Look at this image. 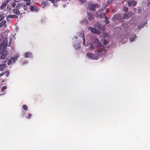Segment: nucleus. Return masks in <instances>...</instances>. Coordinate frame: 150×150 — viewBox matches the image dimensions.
<instances>
[{"label": "nucleus", "instance_id": "f257e3e1", "mask_svg": "<svg viewBox=\"0 0 150 150\" xmlns=\"http://www.w3.org/2000/svg\"><path fill=\"white\" fill-rule=\"evenodd\" d=\"M87 46L88 47V49L90 50H99L101 51L104 50L105 51V53L106 52L105 50L103 49L100 50L99 49V47L101 46L99 40L97 38H95L93 43L90 42L87 44Z\"/></svg>", "mask_w": 150, "mask_h": 150}, {"label": "nucleus", "instance_id": "72a5a7b5", "mask_svg": "<svg viewBox=\"0 0 150 150\" xmlns=\"http://www.w3.org/2000/svg\"><path fill=\"white\" fill-rule=\"evenodd\" d=\"M5 73H6L5 75L6 76V77H8L9 74V72L8 71H7Z\"/></svg>", "mask_w": 150, "mask_h": 150}, {"label": "nucleus", "instance_id": "4468645a", "mask_svg": "<svg viewBox=\"0 0 150 150\" xmlns=\"http://www.w3.org/2000/svg\"><path fill=\"white\" fill-rule=\"evenodd\" d=\"M6 67V64H0V71H1L3 70V69Z\"/></svg>", "mask_w": 150, "mask_h": 150}, {"label": "nucleus", "instance_id": "7ed1b4c3", "mask_svg": "<svg viewBox=\"0 0 150 150\" xmlns=\"http://www.w3.org/2000/svg\"><path fill=\"white\" fill-rule=\"evenodd\" d=\"M105 53V51L104 50L101 51L99 50L95 51V53L92 54L90 53H87L86 54V57L91 59L96 60L98 58H100L101 56Z\"/></svg>", "mask_w": 150, "mask_h": 150}, {"label": "nucleus", "instance_id": "864d4df0", "mask_svg": "<svg viewBox=\"0 0 150 150\" xmlns=\"http://www.w3.org/2000/svg\"><path fill=\"white\" fill-rule=\"evenodd\" d=\"M125 26V27H127V26Z\"/></svg>", "mask_w": 150, "mask_h": 150}, {"label": "nucleus", "instance_id": "39448f33", "mask_svg": "<svg viewBox=\"0 0 150 150\" xmlns=\"http://www.w3.org/2000/svg\"><path fill=\"white\" fill-rule=\"evenodd\" d=\"M127 3L128 6H135L137 4V2L134 0L128 1Z\"/></svg>", "mask_w": 150, "mask_h": 150}, {"label": "nucleus", "instance_id": "5701e85b", "mask_svg": "<svg viewBox=\"0 0 150 150\" xmlns=\"http://www.w3.org/2000/svg\"><path fill=\"white\" fill-rule=\"evenodd\" d=\"M24 1L26 2L25 4L27 6H30V5L31 0H24Z\"/></svg>", "mask_w": 150, "mask_h": 150}, {"label": "nucleus", "instance_id": "c03bdc74", "mask_svg": "<svg viewBox=\"0 0 150 150\" xmlns=\"http://www.w3.org/2000/svg\"><path fill=\"white\" fill-rule=\"evenodd\" d=\"M28 63V61H25V62H24L23 64H27Z\"/></svg>", "mask_w": 150, "mask_h": 150}, {"label": "nucleus", "instance_id": "f03ea898", "mask_svg": "<svg viewBox=\"0 0 150 150\" xmlns=\"http://www.w3.org/2000/svg\"><path fill=\"white\" fill-rule=\"evenodd\" d=\"M9 42L8 43L7 42V39L6 38L2 37L1 39V42L0 45V54H2L3 53L7 46H9L10 45L11 40H12V37L11 36L9 37Z\"/></svg>", "mask_w": 150, "mask_h": 150}, {"label": "nucleus", "instance_id": "e433bc0d", "mask_svg": "<svg viewBox=\"0 0 150 150\" xmlns=\"http://www.w3.org/2000/svg\"><path fill=\"white\" fill-rule=\"evenodd\" d=\"M11 5L13 7H14L16 6V3L14 2H13L12 3Z\"/></svg>", "mask_w": 150, "mask_h": 150}, {"label": "nucleus", "instance_id": "2f4dec72", "mask_svg": "<svg viewBox=\"0 0 150 150\" xmlns=\"http://www.w3.org/2000/svg\"><path fill=\"white\" fill-rule=\"evenodd\" d=\"M0 20H1L4 18V16H3L4 14L3 13H0Z\"/></svg>", "mask_w": 150, "mask_h": 150}, {"label": "nucleus", "instance_id": "a211bd4d", "mask_svg": "<svg viewBox=\"0 0 150 150\" xmlns=\"http://www.w3.org/2000/svg\"><path fill=\"white\" fill-rule=\"evenodd\" d=\"M74 47L75 49L78 50L80 47V45L79 43L76 44L74 45Z\"/></svg>", "mask_w": 150, "mask_h": 150}, {"label": "nucleus", "instance_id": "412c9836", "mask_svg": "<svg viewBox=\"0 0 150 150\" xmlns=\"http://www.w3.org/2000/svg\"><path fill=\"white\" fill-rule=\"evenodd\" d=\"M78 36L82 38H84L83 31H81L80 33L79 34Z\"/></svg>", "mask_w": 150, "mask_h": 150}, {"label": "nucleus", "instance_id": "6ab92c4d", "mask_svg": "<svg viewBox=\"0 0 150 150\" xmlns=\"http://www.w3.org/2000/svg\"><path fill=\"white\" fill-rule=\"evenodd\" d=\"M8 52L6 51H5L4 52V53L1 56V59H3L5 58L6 57V55L7 54Z\"/></svg>", "mask_w": 150, "mask_h": 150}, {"label": "nucleus", "instance_id": "393cba45", "mask_svg": "<svg viewBox=\"0 0 150 150\" xmlns=\"http://www.w3.org/2000/svg\"><path fill=\"white\" fill-rule=\"evenodd\" d=\"M47 5L45 4V3L44 2H43L42 3V7L43 8H45V7L47 6Z\"/></svg>", "mask_w": 150, "mask_h": 150}, {"label": "nucleus", "instance_id": "9b49d317", "mask_svg": "<svg viewBox=\"0 0 150 150\" xmlns=\"http://www.w3.org/2000/svg\"><path fill=\"white\" fill-rule=\"evenodd\" d=\"M25 57L26 58H30L33 57V56L31 53L29 52H26L25 53Z\"/></svg>", "mask_w": 150, "mask_h": 150}, {"label": "nucleus", "instance_id": "b1692460", "mask_svg": "<svg viewBox=\"0 0 150 150\" xmlns=\"http://www.w3.org/2000/svg\"><path fill=\"white\" fill-rule=\"evenodd\" d=\"M6 4L5 3H4L2 4L1 6V8L2 9H3L6 6Z\"/></svg>", "mask_w": 150, "mask_h": 150}, {"label": "nucleus", "instance_id": "6e6552de", "mask_svg": "<svg viewBox=\"0 0 150 150\" xmlns=\"http://www.w3.org/2000/svg\"><path fill=\"white\" fill-rule=\"evenodd\" d=\"M98 6L93 3H90L89 4V8L91 11H94L95 9L97 8Z\"/></svg>", "mask_w": 150, "mask_h": 150}, {"label": "nucleus", "instance_id": "cd10ccee", "mask_svg": "<svg viewBox=\"0 0 150 150\" xmlns=\"http://www.w3.org/2000/svg\"><path fill=\"white\" fill-rule=\"evenodd\" d=\"M96 26L99 29H100L101 26V25L98 23H97V24H96Z\"/></svg>", "mask_w": 150, "mask_h": 150}, {"label": "nucleus", "instance_id": "f8f14e48", "mask_svg": "<svg viewBox=\"0 0 150 150\" xmlns=\"http://www.w3.org/2000/svg\"><path fill=\"white\" fill-rule=\"evenodd\" d=\"M87 18L89 21H92L93 19V15L91 13H88L87 14Z\"/></svg>", "mask_w": 150, "mask_h": 150}, {"label": "nucleus", "instance_id": "2eb2a0df", "mask_svg": "<svg viewBox=\"0 0 150 150\" xmlns=\"http://www.w3.org/2000/svg\"><path fill=\"white\" fill-rule=\"evenodd\" d=\"M23 5L22 3H21L17 4L16 6V8L17 9H21V8H22Z\"/></svg>", "mask_w": 150, "mask_h": 150}, {"label": "nucleus", "instance_id": "09e8293b", "mask_svg": "<svg viewBox=\"0 0 150 150\" xmlns=\"http://www.w3.org/2000/svg\"><path fill=\"white\" fill-rule=\"evenodd\" d=\"M150 4V2H149L147 4V6H149V4Z\"/></svg>", "mask_w": 150, "mask_h": 150}, {"label": "nucleus", "instance_id": "f704fd0d", "mask_svg": "<svg viewBox=\"0 0 150 150\" xmlns=\"http://www.w3.org/2000/svg\"><path fill=\"white\" fill-rule=\"evenodd\" d=\"M7 88V87L6 86H4L2 87L1 88V91H3L4 90L6 89Z\"/></svg>", "mask_w": 150, "mask_h": 150}, {"label": "nucleus", "instance_id": "4be33fe9", "mask_svg": "<svg viewBox=\"0 0 150 150\" xmlns=\"http://www.w3.org/2000/svg\"><path fill=\"white\" fill-rule=\"evenodd\" d=\"M146 24V23L144 24H142V25H139L137 27L138 29L139 30H140L142 28H143L144 25Z\"/></svg>", "mask_w": 150, "mask_h": 150}, {"label": "nucleus", "instance_id": "de8ad7c7", "mask_svg": "<svg viewBox=\"0 0 150 150\" xmlns=\"http://www.w3.org/2000/svg\"><path fill=\"white\" fill-rule=\"evenodd\" d=\"M74 38H75V39H76L77 38V37L76 36H75Z\"/></svg>", "mask_w": 150, "mask_h": 150}, {"label": "nucleus", "instance_id": "a19ab883", "mask_svg": "<svg viewBox=\"0 0 150 150\" xmlns=\"http://www.w3.org/2000/svg\"><path fill=\"white\" fill-rule=\"evenodd\" d=\"M31 115H32L31 114H28V119H30L31 117Z\"/></svg>", "mask_w": 150, "mask_h": 150}, {"label": "nucleus", "instance_id": "7c9ffc66", "mask_svg": "<svg viewBox=\"0 0 150 150\" xmlns=\"http://www.w3.org/2000/svg\"><path fill=\"white\" fill-rule=\"evenodd\" d=\"M123 11L125 12H127L128 11L127 8L126 7H124L123 9Z\"/></svg>", "mask_w": 150, "mask_h": 150}, {"label": "nucleus", "instance_id": "423d86ee", "mask_svg": "<svg viewBox=\"0 0 150 150\" xmlns=\"http://www.w3.org/2000/svg\"><path fill=\"white\" fill-rule=\"evenodd\" d=\"M30 9L32 12H37L39 8L35 5H31Z\"/></svg>", "mask_w": 150, "mask_h": 150}, {"label": "nucleus", "instance_id": "1a4fd4ad", "mask_svg": "<svg viewBox=\"0 0 150 150\" xmlns=\"http://www.w3.org/2000/svg\"><path fill=\"white\" fill-rule=\"evenodd\" d=\"M105 16V13H100L98 12H97L96 13V16L99 18H102L103 17Z\"/></svg>", "mask_w": 150, "mask_h": 150}, {"label": "nucleus", "instance_id": "c9c22d12", "mask_svg": "<svg viewBox=\"0 0 150 150\" xmlns=\"http://www.w3.org/2000/svg\"><path fill=\"white\" fill-rule=\"evenodd\" d=\"M83 44L84 46H85V40L84 38H83Z\"/></svg>", "mask_w": 150, "mask_h": 150}, {"label": "nucleus", "instance_id": "79ce46f5", "mask_svg": "<svg viewBox=\"0 0 150 150\" xmlns=\"http://www.w3.org/2000/svg\"><path fill=\"white\" fill-rule=\"evenodd\" d=\"M113 0H108V3H111Z\"/></svg>", "mask_w": 150, "mask_h": 150}, {"label": "nucleus", "instance_id": "c756f323", "mask_svg": "<svg viewBox=\"0 0 150 150\" xmlns=\"http://www.w3.org/2000/svg\"><path fill=\"white\" fill-rule=\"evenodd\" d=\"M105 22L106 23H109L110 22V21L108 20L107 19V17H105Z\"/></svg>", "mask_w": 150, "mask_h": 150}, {"label": "nucleus", "instance_id": "473e14b6", "mask_svg": "<svg viewBox=\"0 0 150 150\" xmlns=\"http://www.w3.org/2000/svg\"><path fill=\"white\" fill-rule=\"evenodd\" d=\"M117 15H114L113 17L112 18V19L113 20H115V19H117Z\"/></svg>", "mask_w": 150, "mask_h": 150}, {"label": "nucleus", "instance_id": "dca6fc26", "mask_svg": "<svg viewBox=\"0 0 150 150\" xmlns=\"http://www.w3.org/2000/svg\"><path fill=\"white\" fill-rule=\"evenodd\" d=\"M6 21H2L1 23H0V28L3 26L4 27H5L6 26Z\"/></svg>", "mask_w": 150, "mask_h": 150}, {"label": "nucleus", "instance_id": "f3484780", "mask_svg": "<svg viewBox=\"0 0 150 150\" xmlns=\"http://www.w3.org/2000/svg\"><path fill=\"white\" fill-rule=\"evenodd\" d=\"M136 35H132L130 39V40L131 42H133L134 40L136 38Z\"/></svg>", "mask_w": 150, "mask_h": 150}, {"label": "nucleus", "instance_id": "49530a36", "mask_svg": "<svg viewBox=\"0 0 150 150\" xmlns=\"http://www.w3.org/2000/svg\"><path fill=\"white\" fill-rule=\"evenodd\" d=\"M44 2L45 3V4L47 5L48 4V3H49L48 2V1H45V2Z\"/></svg>", "mask_w": 150, "mask_h": 150}, {"label": "nucleus", "instance_id": "9d476101", "mask_svg": "<svg viewBox=\"0 0 150 150\" xmlns=\"http://www.w3.org/2000/svg\"><path fill=\"white\" fill-rule=\"evenodd\" d=\"M132 15V13L130 12L128 13H125L123 15V18L124 19H127L129 17Z\"/></svg>", "mask_w": 150, "mask_h": 150}, {"label": "nucleus", "instance_id": "58836bf2", "mask_svg": "<svg viewBox=\"0 0 150 150\" xmlns=\"http://www.w3.org/2000/svg\"><path fill=\"white\" fill-rule=\"evenodd\" d=\"M104 11V9L103 8H100V9L97 12H99V13H100V12L103 11Z\"/></svg>", "mask_w": 150, "mask_h": 150}, {"label": "nucleus", "instance_id": "37998d69", "mask_svg": "<svg viewBox=\"0 0 150 150\" xmlns=\"http://www.w3.org/2000/svg\"><path fill=\"white\" fill-rule=\"evenodd\" d=\"M129 23L130 24H132L134 23V21L133 20H131V21H130Z\"/></svg>", "mask_w": 150, "mask_h": 150}, {"label": "nucleus", "instance_id": "a878e982", "mask_svg": "<svg viewBox=\"0 0 150 150\" xmlns=\"http://www.w3.org/2000/svg\"><path fill=\"white\" fill-rule=\"evenodd\" d=\"M79 3L81 4H83L86 2V0H79Z\"/></svg>", "mask_w": 150, "mask_h": 150}, {"label": "nucleus", "instance_id": "4d7b16f0", "mask_svg": "<svg viewBox=\"0 0 150 150\" xmlns=\"http://www.w3.org/2000/svg\"><path fill=\"white\" fill-rule=\"evenodd\" d=\"M1 20H0V21H1Z\"/></svg>", "mask_w": 150, "mask_h": 150}, {"label": "nucleus", "instance_id": "4c0bfd02", "mask_svg": "<svg viewBox=\"0 0 150 150\" xmlns=\"http://www.w3.org/2000/svg\"><path fill=\"white\" fill-rule=\"evenodd\" d=\"M23 8L24 10L25 11H26L27 10V7L26 6L23 5Z\"/></svg>", "mask_w": 150, "mask_h": 150}, {"label": "nucleus", "instance_id": "20e7f679", "mask_svg": "<svg viewBox=\"0 0 150 150\" xmlns=\"http://www.w3.org/2000/svg\"><path fill=\"white\" fill-rule=\"evenodd\" d=\"M19 56L18 54L15 55L13 57H11L10 59L8 60L7 63L8 65H10L12 63H14L17 59L19 57Z\"/></svg>", "mask_w": 150, "mask_h": 150}, {"label": "nucleus", "instance_id": "ea45409f", "mask_svg": "<svg viewBox=\"0 0 150 150\" xmlns=\"http://www.w3.org/2000/svg\"><path fill=\"white\" fill-rule=\"evenodd\" d=\"M5 74V73L4 72H3L2 73H1V74H0V77L4 75Z\"/></svg>", "mask_w": 150, "mask_h": 150}, {"label": "nucleus", "instance_id": "aec40b11", "mask_svg": "<svg viewBox=\"0 0 150 150\" xmlns=\"http://www.w3.org/2000/svg\"><path fill=\"white\" fill-rule=\"evenodd\" d=\"M7 17L10 18H18V17L17 16L14 15H9L7 16Z\"/></svg>", "mask_w": 150, "mask_h": 150}, {"label": "nucleus", "instance_id": "6e6d98bb", "mask_svg": "<svg viewBox=\"0 0 150 150\" xmlns=\"http://www.w3.org/2000/svg\"><path fill=\"white\" fill-rule=\"evenodd\" d=\"M117 29H119V28H117Z\"/></svg>", "mask_w": 150, "mask_h": 150}, {"label": "nucleus", "instance_id": "3c124183", "mask_svg": "<svg viewBox=\"0 0 150 150\" xmlns=\"http://www.w3.org/2000/svg\"><path fill=\"white\" fill-rule=\"evenodd\" d=\"M4 94H0V95L1 96L4 95Z\"/></svg>", "mask_w": 150, "mask_h": 150}, {"label": "nucleus", "instance_id": "a18cd8bd", "mask_svg": "<svg viewBox=\"0 0 150 150\" xmlns=\"http://www.w3.org/2000/svg\"><path fill=\"white\" fill-rule=\"evenodd\" d=\"M14 1L16 2H19L21 0H14Z\"/></svg>", "mask_w": 150, "mask_h": 150}, {"label": "nucleus", "instance_id": "bb28decb", "mask_svg": "<svg viewBox=\"0 0 150 150\" xmlns=\"http://www.w3.org/2000/svg\"><path fill=\"white\" fill-rule=\"evenodd\" d=\"M22 108L23 109L25 110H28V107L25 105H23Z\"/></svg>", "mask_w": 150, "mask_h": 150}, {"label": "nucleus", "instance_id": "ddd939ff", "mask_svg": "<svg viewBox=\"0 0 150 150\" xmlns=\"http://www.w3.org/2000/svg\"><path fill=\"white\" fill-rule=\"evenodd\" d=\"M13 12L14 14H16L17 15H19L21 13L20 11L18 10V9H14L13 10Z\"/></svg>", "mask_w": 150, "mask_h": 150}, {"label": "nucleus", "instance_id": "5fc2aeb1", "mask_svg": "<svg viewBox=\"0 0 150 150\" xmlns=\"http://www.w3.org/2000/svg\"><path fill=\"white\" fill-rule=\"evenodd\" d=\"M25 112L24 113V114H23V115H25Z\"/></svg>", "mask_w": 150, "mask_h": 150}, {"label": "nucleus", "instance_id": "603ef678", "mask_svg": "<svg viewBox=\"0 0 150 150\" xmlns=\"http://www.w3.org/2000/svg\"><path fill=\"white\" fill-rule=\"evenodd\" d=\"M1 42V38H0V42Z\"/></svg>", "mask_w": 150, "mask_h": 150}, {"label": "nucleus", "instance_id": "c85d7f7f", "mask_svg": "<svg viewBox=\"0 0 150 150\" xmlns=\"http://www.w3.org/2000/svg\"><path fill=\"white\" fill-rule=\"evenodd\" d=\"M103 42L104 45H105L108 44V40L105 39L104 40Z\"/></svg>", "mask_w": 150, "mask_h": 150}, {"label": "nucleus", "instance_id": "0eeeda50", "mask_svg": "<svg viewBox=\"0 0 150 150\" xmlns=\"http://www.w3.org/2000/svg\"><path fill=\"white\" fill-rule=\"evenodd\" d=\"M88 29L90 30L92 33L98 34L99 33V30H96L95 28H92L91 27H89Z\"/></svg>", "mask_w": 150, "mask_h": 150}, {"label": "nucleus", "instance_id": "8fccbe9b", "mask_svg": "<svg viewBox=\"0 0 150 150\" xmlns=\"http://www.w3.org/2000/svg\"><path fill=\"white\" fill-rule=\"evenodd\" d=\"M109 11V10L108 9H107L106 10V12H108V11Z\"/></svg>", "mask_w": 150, "mask_h": 150}]
</instances>
